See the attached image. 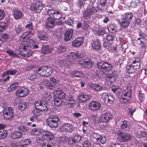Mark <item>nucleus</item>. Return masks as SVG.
Masks as SVG:
<instances>
[{"label":"nucleus","instance_id":"f257e3e1","mask_svg":"<svg viewBox=\"0 0 147 147\" xmlns=\"http://www.w3.org/2000/svg\"><path fill=\"white\" fill-rule=\"evenodd\" d=\"M50 81H49L47 80H44L42 84L44 85L49 89H53L55 91L53 92L54 104L56 106H59L61 105L63 100L66 98V94L60 91V88H56L58 85V81L53 77L50 78Z\"/></svg>","mask_w":147,"mask_h":147},{"label":"nucleus","instance_id":"f03ea898","mask_svg":"<svg viewBox=\"0 0 147 147\" xmlns=\"http://www.w3.org/2000/svg\"><path fill=\"white\" fill-rule=\"evenodd\" d=\"M84 56V53L77 52L76 53H71L69 55V58L70 61H67L65 60H63L60 61L61 65L65 68L69 67V65L73 61H78V59L82 58Z\"/></svg>","mask_w":147,"mask_h":147},{"label":"nucleus","instance_id":"7ed1b4c3","mask_svg":"<svg viewBox=\"0 0 147 147\" xmlns=\"http://www.w3.org/2000/svg\"><path fill=\"white\" fill-rule=\"evenodd\" d=\"M36 71L41 76H48L52 74V68L51 67L43 66L38 68L36 70Z\"/></svg>","mask_w":147,"mask_h":147},{"label":"nucleus","instance_id":"20e7f679","mask_svg":"<svg viewBox=\"0 0 147 147\" xmlns=\"http://www.w3.org/2000/svg\"><path fill=\"white\" fill-rule=\"evenodd\" d=\"M47 121L48 125L50 127L55 128L58 126L59 119L56 116L50 115L47 119Z\"/></svg>","mask_w":147,"mask_h":147},{"label":"nucleus","instance_id":"39448f33","mask_svg":"<svg viewBox=\"0 0 147 147\" xmlns=\"http://www.w3.org/2000/svg\"><path fill=\"white\" fill-rule=\"evenodd\" d=\"M43 7V5L41 2L35 1L30 6V9L36 13L40 12Z\"/></svg>","mask_w":147,"mask_h":147},{"label":"nucleus","instance_id":"423d86ee","mask_svg":"<svg viewBox=\"0 0 147 147\" xmlns=\"http://www.w3.org/2000/svg\"><path fill=\"white\" fill-rule=\"evenodd\" d=\"M29 92V90L27 87L20 86L18 88L16 94L17 96L22 97L27 96Z\"/></svg>","mask_w":147,"mask_h":147},{"label":"nucleus","instance_id":"0eeeda50","mask_svg":"<svg viewBox=\"0 0 147 147\" xmlns=\"http://www.w3.org/2000/svg\"><path fill=\"white\" fill-rule=\"evenodd\" d=\"M98 67L106 71H111L113 68V66L106 61H101L98 62L97 64Z\"/></svg>","mask_w":147,"mask_h":147},{"label":"nucleus","instance_id":"6e6552de","mask_svg":"<svg viewBox=\"0 0 147 147\" xmlns=\"http://www.w3.org/2000/svg\"><path fill=\"white\" fill-rule=\"evenodd\" d=\"M35 108L38 110L36 111L39 112V111H46L47 110V104L44 101L40 100L36 101L34 103Z\"/></svg>","mask_w":147,"mask_h":147},{"label":"nucleus","instance_id":"1a4fd4ad","mask_svg":"<svg viewBox=\"0 0 147 147\" xmlns=\"http://www.w3.org/2000/svg\"><path fill=\"white\" fill-rule=\"evenodd\" d=\"M97 11V8L95 7H88L84 11L83 13V17L86 19L90 18L91 16L94 13H96Z\"/></svg>","mask_w":147,"mask_h":147},{"label":"nucleus","instance_id":"9d476101","mask_svg":"<svg viewBox=\"0 0 147 147\" xmlns=\"http://www.w3.org/2000/svg\"><path fill=\"white\" fill-rule=\"evenodd\" d=\"M131 90L129 88L127 89V92L122 95L120 99V101L124 103L129 102L131 99Z\"/></svg>","mask_w":147,"mask_h":147},{"label":"nucleus","instance_id":"9b49d317","mask_svg":"<svg viewBox=\"0 0 147 147\" xmlns=\"http://www.w3.org/2000/svg\"><path fill=\"white\" fill-rule=\"evenodd\" d=\"M35 42L32 39H27L26 40H24L21 43V48L24 50L29 49V48L31 47L34 44Z\"/></svg>","mask_w":147,"mask_h":147},{"label":"nucleus","instance_id":"f8f14e48","mask_svg":"<svg viewBox=\"0 0 147 147\" xmlns=\"http://www.w3.org/2000/svg\"><path fill=\"white\" fill-rule=\"evenodd\" d=\"M117 134L121 141L123 142L128 141L131 139V136L126 132L119 131L117 132Z\"/></svg>","mask_w":147,"mask_h":147},{"label":"nucleus","instance_id":"ddd939ff","mask_svg":"<svg viewBox=\"0 0 147 147\" xmlns=\"http://www.w3.org/2000/svg\"><path fill=\"white\" fill-rule=\"evenodd\" d=\"M89 108L93 111H97L100 109L101 107V103L96 101L92 100L89 103Z\"/></svg>","mask_w":147,"mask_h":147},{"label":"nucleus","instance_id":"4468645a","mask_svg":"<svg viewBox=\"0 0 147 147\" xmlns=\"http://www.w3.org/2000/svg\"><path fill=\"white\" fill-rule=\"evenodd\" d=\"M3 114L5 118L7 119H11L13 116V112L12 108L7 107L4 108Z\"/></svg>","mask_w":147,"mask_h":147},{"label":"nucleus","instance_id":"2eb2a0df","mask_svg":"<svg viewBox=\"0 0 147 147\" xmlns=\"http://www.w3.org/2000/svg\"><path fill=\"white\" fill-rule=\"evenodd\" d=\"M112 117V115L109 113H107L102 114L99 117V121L100 122H107L111 120Z\"/></svg>","mask_w":147,"mask_h":147},{"label":"nucleus","instance_id":"dca6fc26","mask_svg":"<svg viewBox=\"0 0 147 147\" xmlns=\"http://www.w3.org/2000/svg\"><path fill=\"white\" fill-rule=\"evenodd\" d=\"M41 137L44 140L47 141H49L53 140L54 137L52 132L47 131L42 133Z\"/></svg>","mask_w":147,"mask_h":147},{"label":"nucleus","instance_id":"f3484780","mask_svg":"<svg viewBox=\"0 0 147 147\" xmlns=\"http://www.w3.org/2000/svg\"><path fill=\"white\" fill-rule=\"evenodd\" d=\"M15 52V53L16 54V57L22 56L23 57H27L30 56L32 54V52L30 51L26 53L25 50H24L23 53L21 52L20 50L18 49L16 50Z\"/></svg>","mask_w":147,"mask_h":147},{"label":"nucleus","instance_id":"a211bd4d","mask_svg":"<svg viewBox=\"0 0 147 147\" xmlns=\"http://www.w3.org/2000/svg\"><path fill=\"white\" fill-rule=\"evenodd\" d=\"M78 63L82 66L84 67L89 68L92 65V63L89 59H82L81 61H80Z\"/></svg>","mask_w":147,"mask_h":147},{"label":"nucleus","instance_id":"6ab92c4d","mask_svg":"<svg viewBox=\"0 0 147 147\" xmlns=\"http://www.w3.org/2000/svg\"><path fill=\"white\" fill-rule=\"evenodd\" d=\"M84 41V38L82 37L77 38L73 40L71 44L73 47H78L82 45Z\"/></svg>","mask_w":147,"mask_h":147},{"label":"nucleus","instance_id":"aec40b11","mask_svg":"<svg viewBox=\"0 0 147 147\" xmlns=\"http://www.w3.org/2000/svg\"><path fill=\"white\" fill-rule=\"evenodd\" d=\"M93 135L97 141H100L101 143L102 144H104L106 142V139L104 135H100L96 133L93 134Z\"/></svg>","mask_w":147,"mask_h":147},{"label":"nucleus","instance_id":"412c9836","mask_svg":"<svg viewBox=\"0 0 147 147\" xmlns=\"http://www.w3.org/2000/svg\"><path fill=\"white\" fill-rule=\"evenodd\" d=\"M37 36L40 40H47L48 39V36L46 33L43 31L38 32Z\"/></svg>","mask_w":147,"mask_h":147},{"label":"nucleus","instance_id":"4be33fe9","mask_svg":"<svg viewBox=\"0 0 147 147\" xmlns=\"http://www.w3.org/2000/svg\"><path fill=\"white\" fill-rule=\"evenodd\" d=\"M73 33V30L71 29L66 31L65 34V40L66 41L70 40L72 38Z\"/></svg>","mask_w":147,"mask_h":147},{"label":"nucleus","instance_id":"5701e85b","mask_svg":"<svg viewBox=\"0 0 147 147\" xmlns=\"http://www.w3.org/2000/svg\"><path fill=\"white\" fill-rule=\"evenodd\" d=\"M92 46L93 49L98 50L101 47V44L98 39L93 40L91 42Z\"/></svg>","mask_w":147,"mask_h":147},{"label":"nucleus","instance_id":"b1692460","mask_svg":"<svg viewBox=\"0 0 147 147\" xmlns=\"http://www.w3.org/2000/svg\"><path fill=\"white\" fill-rule=\"evenodd\" d=\"M90 86L93 90L96 91L100 92L104 90V88L100 84H93Z\"/></svg>","mask_w":147,"mask_h":147},{"label":"nucleus","instance_id":"393cba45","mask_svg":"<svg viewBox=\"0 0 147 147\" xmlns=\"http://www.w3.org/2000/svg\"><path fill=\"white\" fill-rule=\"evenodd\" d=\"M13 15L15 19L18 20L22 17L23 14L18 9H15L13 11Z\"/></svg>","mask_w":147,"mask_h":147},{"label":"nucleus","instance_id":"a878e982","mask_svg":"<svg viewBox=\"0 0 147 147\" xmlns=\"http://www.w3.org/2000/svg\"><path fill=\"white\" fill-rule=\"evenodd\" d=\"M90 98V96L87 94H80L78 98V99L80 102L86 101Z\"/></svg>","mask_w":147,"mask_h":147},{"label":"nucleus","instance_id":"bb28decb","mask_svg":"<svg viewBox=\"0 0 147 147\" xmlns=\"http://www.w3.org/2000/svg\"><path fill=\"white\" fill-rule=\"evenodd\" d=\"M41 130L39 128H34L30 131V133L32 135L41 137L42 133L41 132Z\"/></svg>","mask_w":147,"mask_h":147},{"label":"nucleus","instance_id":"cd10ccee","mask_svg":"<svg viewBox=\"0 0 147 147\" xmlns=\"http://www.w3.org/2000/svg\"><path fill=\"white\" fill-rule=\"evenodd\" d=\"M52 50V48H50L48 46L46 45L42 46L41 51L43 54H46L51 53Z\"/></svg>","mask_w":147,"mask_h":147},{"label":"nucleus","instance_id":"c85d7f7f","mask_svg":"<svg viewBox=\"0 0 147 147\" xmlns=\"http://www.w3.org/2000/svg\"><path fill=\"white\" fill-rule=\"evenodd\" d=\"M55 24L54 20L52 19L48 18L46 22L45 26L47 28H51Z\"/></svg>","mask_w":147,"mask_h":147},{"label":"nucleus","instance_id":"c756f323","mask_svg":"<svg viewBox=\"0 0 147 147\" xmlns=\"http://www.w3.org/2000/svg\"><path fill=\"white\" fill-rule=\"evenodd\" d=\"M33 113L34 115L30 117V120L32 122H34L37 119L38 117L40 115V112L36 111V110L33 111Z\"/></svg>","mask_w":147,"mask_h":147},{"label":"nucleus","instance_id":"7c9ffc66","mask_svg":"<svg viewBox=\"0 0 147 147\" xmlns=\"http://www.w3.org/2000/svg\"><path fill=\"white\" fill-rule=\"evenodd\" d=\"M22 136V134L21 132L15 131L11 134V137L13 139H19Z\"/></svg>","mask_w":147,"mask_h":147},{"label":"nucleus","instance_id":"2f4dec72","mask_svg":"<svg viewBox=\"0 0 147 147\" xmlns=\"http://www.w3.org/2000/svg\"><path fill=\"white\" fill-rule=\"evenodd\" d=\"M121 127L122 129L124 130L129 131L130 127L129 123L126 121H123L122 122Z\"/></svg>","mask_w":147,"mask_h":147},{"label":"nucleus","instance_id":"473e14b6","mask_svg":"<svg viewBox=\"0 0 147 147\" xmlns=\"http://www.w3.org/2000/svg\"><path fill=\"white\" fill-rule=\"evenodd\" d=\"M9 24L8 22L5 21L0 22V32L5 30L8 27Z\"/></svg>","mask_w":147,"mask_h":147},{"label":"nucleus","instance_id":"72a5a7b5","mask_svg":"<svg viewBox=\"0 0 147 147\" xmlns=\"http://www.w3.org/2000/svg\"><path fill=\"white\" fill-rule=\"evenodd\" d=\"M51 96L50 92H46L42 97V99L45 102L49 100L51 98Z\"/></svg>","mask_w":147,"mask_h":147},{"label":"nucleus","instance_id":"f704fd0d","mask_svg":"<svg viewBox=\"0 0 147 147\" xmlns=\"http://www.w3.org/2000/svg\"><path fill=\"white\" fill-rule=\"evenodd\" d=\"M72 75L73 77L74 76L78 78H82L83 76V74L82 72L77 70L72 71Z\"/></svg>","mask_w":147,"mask_h":147},{"label":"nucleus","instance_id":"c9c22d12","mask_svg":"<svg viewBox=\"0 0 147 147\" xmlns=\"http://www.w3.org/2000/svg\"><path fill=\"white\" fill-rule=\"evenodd\" d=\"M108 29L109 31L113 33H115L117 31L116 25L114 24H110L108 26Z\"/></svg>","mask_w":147,"mask_h":147},{"label":"nucleus","instance_id":"e433bc0d","mask_svg":"<svg viewBox=\"0 0 147 147\" xmlns=\"http://www.w3.org/2000/svg\"><path fill=\"white\" fill-rule=\"evenodd\" d=\"M18 84L17 82H16L11 84L8 88L7 90L9 92H12L15 90L18 87Z\"/></svg>","mask_w":147,"mask_h":147},{"label":"nucleus","instance_id":"4c0bfd02","mask_svg":"<svg viewBox=\"0 0 147 147\" xmlns=\"http://www.w3.org/2000/svg\"><path fill=\"white\" fill-rule=\"evenodd\" d=\"M133 16L132 13L130 12H129L123 15V18L127 20H128L129 22V21L131 20Z\"/></svg>","mask_w":147,"mask_h":147},{"label":"nucleus","instance_id":"58836bf2","mask_svg":"<svg viewBox=\"0 0 147 147\" xmlns=\"http://www.w3.org/2000/svg\"><path fill=\"white\" fill-rule=\"evenodd\" d=\"M67 137L64 136H61L59 137V144L60 145H63L66 143Z\"/></svg>","mask_w":147,"mask_h":147},{"label":"nucleus","instance_id":"ea45409f","mask_svg":"<svg viewBox=\"0 0 147 147\" xmlns=\"http://www.w3.org/2000/svg\"><path fill=\"white\" fill-rule=\"evenodd\" d=\"M64 124V126L66 128L68 132L71 133L73 131L74 128L72 125L68 123H65Z\"/></svg>","mask_w":147,"mask_h":147},{"label":"nucleus","instance_id":"a19ab883","mask_svg":"<svg viewBox=\"0 0 147 147\" xmlns=\"http://www.w3.org/2000/svg\"><path fill=\"white\" fill-rule=\"evenodd\" d=\"M57 51L59 53H61L65 51L66 47L65 46L59 45L55 47Z\"/></svg>","mask_w":147,"mask_h":147},{"label":"nucleus","instance_id":"79ce46f5","mask_svg":"<svg viewBox=\"0 0 147 147\" xmlns=\"http://www.w3.org/2000/svg\"><path fill=\"white\" fill-rule=\"evenodd\" d=\"M15 31L18 34L20 33L22 31L23 28L20 24H17L15 26Z\"/></svg>","mask_w":147,"mask_h":147},{"label":"nucleus","instance_id":"37998d69","mask_svg":"<svg viewBox=\"0 0 147 147\" xmlns=\"http://www.w3.org/2000/svg\"><path fill=\"white\" fill-rule=\"evenodd\" d=\"M120 24L121 27H126L129 25V22L128 20H125V19L123 18L122 20V22L120 23Z\"/></svg>","mask_w":147,"mask_h":147},{"label":"nucleus","instance_id":"c03bdc74","mask_svg":"<svg viewBox=\"0 0 147 147\" xmlns=\"http://www.w3.org/2000/svg\"><path fill=\"white\" fill-rule=\"evenodd\" d=\"M62 15L61 12L57 11L53 18L58 20L62 18Z\"/></svg>","mask_w":147,"mask_h":147},{"label":"nucleus","instance_id":"a18cd8bd","mask_svg":"<svg viewBox=\"0 0 147 147\" xmlns=\"http://www.w3.org/2000/svg\"><path fill=\"white\" fill-rule=\"evenodd\" d=\"M57 10L53 9H49L47 11V13L50 17L53 18Z\"/></svg>","mask_w":147,"mask_h":147},{"label":"nucleus","instance_id":"49530a36","mask_svg":"<svg viewBox=\"0 0 147 147\" xmlns=\"http://www.w3.org/2000/svg\"><path fill=\"white\" fill-rule=\"evenodd\" d=\"M27 104L24 102L19 104L18 106V109L22 111L24 110L27 107Z\"/></svg>","mask_w":147,"mask_h":147},{"label":"nucleus","instance_id":"de8ad7c7","mask_svg":"<svg viewBox=\"0 0 147 147\" xmlns=\"http://www.w3.org/2000/svg\"><path fill=\"white\" fill-rule=\"evenodd\" d=\"M111 145L109 147H125L123 144L119 143H113L111 142Z\"/></svg>","mask_w":147,"mask_h":147},{"label":"nucleus","instance_id":"09e8293b","mask_svg":"<svg viewBox=\"0 0 147 147\" xmlns=\"http://www.w3.org/2000/svg\"><path fill=\"white\" fill-rule=\"evenodd\" d=\"M18 129L20 131L25 133L29 131V129L26 127H25L24 126H21L18 127Z\"/></svg>","mask_w":147,"mask_h":147},{"label":"nucleus","instance_id":"8fccbe9b","mask_svg":"<svg viewBox=\"0 0 147 147\" xmlns=\"http://www.w3.org/2000/svg\"><path fill=\"white\" fill-rule=\"evenodd\" d=\"M31 34H32L30 31H27L25 32L22 36L21 38H23L24 40H26V39L30 37Z\"/></svg>","mask_w":147,"mask_h":147},{"label":"nucleus","instance_id":"3c124183","mask_svg":"<svg viewBox=\"0 0 147 147\" xmlns=\"http://www.w3.org/2000/svg\"><path fill=\"white\" fill-rule=\"evenodd\" d=\"M6 52L12 58L16 57V54L15 53V52L11 50H7Z\"/></svg>","mask_w":147,"mask_h":147},{"label":"nucleus","instance_id":"603ef678","mask_svg":"<svg viewBox=\"0 0 147 147\" xmlns=\"http://www.w3.org/2000/svg\"><path fill=\"white\" fill-rule=\"evenodd\" d=\"M115 100L114 97L112 94H109L107 102L108 103L112 104L113 103Z\"/></svg>","mask_w":147,"mask_h":147},{"label":"nucleus","instance_id":"864d4df0","mask_svg":"<svg viewBox=\"0 0 147 147\" xmlns=\"http://www.w3.org/2000/svg\"><path fill=\"white\" fill-rule=\"evenodd\" d=\"M109 94L107 93H104L102 94V99L105 103L107 102Z\"/></svg>","mask_w":147,"mask_h":147},{"label":"nucleus","instance_id":"5fc2aeb1","mask_svg":"<svg viewBox=\"0 0 147 147\" xmlns=\"http://www.w3.org/2000/svg\"><path fill=\"white\" fill-rule=\"evenodd\" d=\"M111 90L114 93H115L116 94L117 93L119 94L121 92V89L118 87H115L112 88Z\"/></svg>","mask_w":147,"mask_h":147},{"label":"nucleus","instance_id":"6e6d98bb","mask_svg":"<svg viewBox=\"0 0 147 147\" xmlns=\"http://www.w3.org/2000/svg\"><path fill=\"white\" fill-rule=\"evenodd\" d=\"M33 24L32 22H30L27 24L25 26L26 29L28 30L29 31H31L33 30Z\"/></svg>","mask_w":147,"mask_h":147},{"label":"nucleus","instance_id":"4d7b16f0","mask_svg":"<svg viewBox=\"0 0 147 147\" xmlns=\"http://www.w3.org/2000/svg\"><path fill=\"white\" fill-rule=\"evenodd\" d=\"M105 33V28H100L97 32V34L98 36L104 35Z\"/></svg>","mask_w":147,"mask_h":147},{"label":"nucleus","instance_id":"13d9d810","mask_svg":"<svg viewBox=\"0 0 147 147\" xmlns=\"http://www.w3.org/2000/svg\"><path fill=\"white\" fill-rule=\"evenodd\" d=\"M21 142L22 143H23V145H27L30 143L31 140L29 139L24 138L22 139Z\"/></svg>","mask_w":147,"mask_h":147},{"label":"nucleus","instance_id":"bf43d9fd","mask_svg":"<svg viewBox=\"0 0 147 147\" xmlns=\"http://www.w3.org/2000/svg\"><path fill=\"white\" fill-rule=\"evenodd\" d=\"M76 105V101L75 100L69 101L67 103V105L70 108H72Z\"/></svg>","mask_w":147,"mask_h":147},{"label":"nucleus","instance_id":"052dcab7","mask_svg":"<svg viewBox=\"0 0 147 147\" xmlns=\"http://www.w3.org/2000/svg\"><path fill=\"white\" fill-rule=\"evenodd\" d=\"M73 18L72 17H70L67 20L65 21V23L67 25L70 26L73 23Z\"/></svg>","mask_w":147,"mask_h":147},{"label":"nucleus","instance_id":"680f3d73","mask_svg":"<svg viewBox=\"0 0 147 147\" xmlns=\"http://www.w3.org/2000/svg\"><path fill=\"white\" fill-rule=\"evenodd\" d=\"M7 136V132L6 130H3L0 131V136L2 138H5Z\"/></svg>","mask_w":147,"mask_h":147},{"label":"nucleus","instance_id":"e2e57ef3","mask_svg":"<svg viewBox=\"0 0 147 147\" xmlns=\"http://www.w3.org/2000/svg\"><path fill=\"white\" fill-rule=\"evenodd\" d=\"M105 77L106 80H109L111 82H113L112 78H113L112 75L107 73L105 74Z\"/></svg>","mask_w":147,"mask_h":147},{"label":"nucleus","instance_id":"0e129e2a","mask_svg":"<svg viewBox=\"0 0 147 147\" xmlns=\"http://www.w3.org/2000/svg\"><path fill=\"white\" fill-rule=\"evenodd\" d=\"M37 74L36 73H32L28 76V79L31 80H33L37 77Z\"/></svg>","mask_w":147,"mask_h":147},{"label":"nucleus","instance_id":"69168bd1","mask_svg":"<svg viewBox=\"0 0 147 147\" xmlns=\"http://www.w3.org/2000/svg\"><path fill=\"white\" fill-rule=\"evenodd\" d=\"M72 138L75 143L79 142L81 140V136L78 135H76Z\"/></svg>","mask_w":147,"mask_h":147},{"label":"nucleus","instance_id":"338daca9","mask_svg":"<svg viewBox=\"0 0 147 147\" xmlns=\"http://www.w3.org/2000/svg\"><path fill=\"white\" fill-rule=\"evenodd\" d=\"M83 147H91V145L90 142L86 140L84 142L83 144Z\"/></svg>","mask_w":147,"mask_h":147},{"label":"nucleus","instance_id":"774afa93","mask_svg":"<svg viewBox=\"0 0 147 147\" xmlns=\"http://www.w3.org/2000/svg\"><path fill=\"white\" fill-rule=\"evenodd\" d=\"M85 1L84 0H78V6L80 8L84 5Z\"/></svg>","mask_w":147,"mask_h":147}]
</instances>
